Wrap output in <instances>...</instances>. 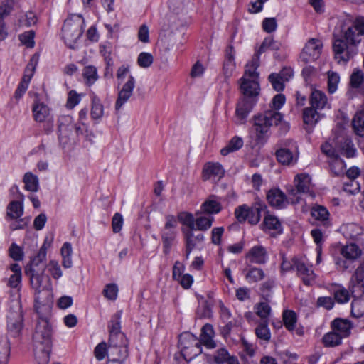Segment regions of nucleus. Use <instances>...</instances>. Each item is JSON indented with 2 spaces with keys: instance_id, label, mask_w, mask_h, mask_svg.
<instances>
[{
  "instance_id": "1",
  "label": "nucleus",
  "mask_w": 364,
  "mask_h": 364,
  "mask_svg": "<svg viewBox=\"0 0 364 364\" xmlns=\"http://www.w3.org/2000/svg\"><path fill=\"white\" fill-rule=\"evenodd\" d=\"M363 35L364 17H358L341 36H334L333 50L338 63H346L357 54V46L361 42Z\"/></svg>"
},
{
  "instance_id": "2",
  "label": "nucleus",
  "mask_w": 364,
  "mask_h": 364,
  "mask_svg": "<svg viewBox=\"0 0 364 364\" xmlns=\"http://www.w3.org/2000/svg\"><path fill=\"white\" fill-rule=\"evenodd\" d=\"M53 325L49 320H36L33 350L38 364H48L52 348Z\"/></svg>"
},
{
  "instance_id": "3",
  "label": "nucleus",
  "mask_w": 364,
  "mask_h": 364,
  "mask_svg": "<svg viewBox=\"0 0 364 364\" xmlns=\"http://www.w3.org/2000/svg\"><path fill=\"white\" fill-rule=\"evenodd\" d=\"M284 102V95L277 94L272 99L271 103L272 109L255 114L252 117L253 127L258 138L267 133L271 127L277 126L282 121L283 116L278 110Z\"/></svg>"
},
{
  "instance_id": "4",
  "label": "nucleus",
  "mask_w": 364,
  "mask_h": 364,
  "mask_svg": "<svg viewBox=\"0 0 364 364\" xmlns=\"http://www.w3.org/2000/svg\"><path fill=\"white\" fill-rule=\"evenodd\" d=\"M84 19L80 15L73 14L64 22L62 28V38L71 49L75 48L77 40L83 32Z\"/></svg>"
},
{
  "instance_id": "5",
  "label": "nucleus",
  "mask_w": 364,
  "mask_h": 364,
  "mask_svg": "<svg viewBox=\"0 0 364 364\" xmlns=\"http://www.w3.org/2000/svg\"><path fill=\"white\" fill-rule=\"evenodd\" d=\"M178 347L186 360H191L201 352L199 341L189 332H184L179 336Z\"/></svg>"
},
{
  "instance_id": "6",
  "label": "nucleus",
  "mask_w": 364,
  "mask_h": 364,
  "mask_svg": "<svg viewBox=\"0 0 364 364\" xmlns=\"http://www.w3.org/2000/svg\"><path fill=\"white\" fill-rule=\"evenodd\" d=\"M119 340L115 339V336L109 337L107 356L111 360H120L128 355L127 340L124 334H119Z\"/></svg>"
},
{
  "instance_id": "7",
  "label": "nucleus",
  "mask_w": 364,
  "mask_h": 364,
  "mask_svg": "<svg viewBox=\"0 0 364 364\" xmlns=\"http://www.w3.org/2000/svg\"><path fill=\"white\" fill-rule=\"evenodd\" d=\"M45 268L40 269L28 267L26 269V274L30 277L31 284L36 291V294L41 291L48 290L50 287V277L45 274Z\"/></svg>"
},
{
  "instance_id": "8",
  "label": "nucleus",
  "mask_w": 364,
  "mask_h": 364,
  "mask_svg": "<svg viewBox=\"0 0 364 364\" xmlns=\"http://www.w3.org/2000/svg\"><path fill=\"white\" fill-rule=\"evenodd\" d=\"M323 48L322 42L317 38L310 39L300 55L301 60L304 63H309L316 60L319 58Z\"/></svg>"
},
{
  "instance_id": "9",
  "label": "nucleus",
  "mask_w": 364,
  "mask_h": 364,
  "mask_svg": "<svg viewBox=\"0 0 364 364\" xmlns=\"http://www.w3.org/2000/svg\"><path fill=\"white\" fill-rule=\"evenodd\" d=\"M294 183L296 190L291 188L288 191L289 196L295 197V198H290L291 203H299V196H297L298 193H306L309 191L311 178L308 174L306 173L297 174L294 178Z\"/></svg>"
},
{
  "instance_id": "10",
  "label": "nucleus",
  "mask_w": 364,
  "mask_h": 364,
  "mask_svg": "<svg viewBox=\"0 0 364 364\" xmlns=\"http://www.w3.org/2000/svg\"><path fill=\"white\" fill-rule=\"evenodd\" d=\"M136 80L134 76L129 75L127 81L124 83L122 89L119 91L115 102V109L119 111L122 107L132 96L135 87Z\"/></svg>"
},
{
  "instance_id": "11",
  "label": "nucleus",
  "mask_w": 364,
  "mask_h": 364,
  "mask_svg": "<svg viewBox=\"0 0 364 364\" xmlns=\"http://www.w3.org/2000/svg\"><path fill=\"white\" fill-rule=\"evenodd\" d=\"M293 265L299 277L305 285H312L316 279V274L312 269L309 268L305 262L299 258H293Z\"/></svg>"
},
{
  "instance_id": "12",
  "label": "nucleus",
  "mask_w": 364,
  "mask_h": 364,
  "mask_svg": "<svg viewBox=\"0 0 364 364\" xmlns=\"http://www.w3.org/2000/svg\"><path fill=\"white\" fill-rule=\"evenodd\" d=\"M364 262H361L352 275L350 282L351 292L354 296H362L364 294Z\"/></svg>"
},
{
  "instance_id": "13",
  "label": "nucleus",
  "mask_w": 364,
  "mask_h": 364,
  "mask_svg": "<svg viewBox=\"0 0 364 364\" xmlns=\"http://www.w3.org/2000/svg\"><path fill=\"white\" fill-rule=\"evenodd\" d=\"M74 124L73 117L70 115H62L58 119L59 139L66 144L68 140L73 136Z\"/></svg>"
},
{
  "instance_id": "14",
  "label": "nucleus",
  "mask_w": 364,
  "mask_h": 364,
  "mask_svg": "<svg viewBox=\"0 0 364 364\" xmlns=\"http://www.w3.org/2000/svg\"><path fill=\"white\" fill-rule=\"evenodd\" d=\"M291 196L289 195V198L286 194L279 188H272L267 194V200L269 204L277 209L285 208L289 203Z\"/></svg>"
},
{
  "instance_id": "15",
  "label": "nucleus",
  "mask_w": 364,
  "mask_h": 364,
  "mask_svg": "<svg viewBox=\"0 0 364 364\" xmlns=\"http://www.w3.org/2000/svg\"><path fill=\"white\" fill-rule=\"evenodd\" d=\"M278 161L284 165H291L298 159L297 146L292 143L290 148H281L276 152Z\"/></svg>"
},
{
  "instance_id": "16",
  "label": "nucleus",
  "mask_w": 364,
  "mask_h": 364,
  "mask_svg": "<svg viewBox=\"0 0 364 364\" xmlns=\"http://www.w3.org/2000/svg\"><path fill=\"white\" fill-rule=\"evenodd\" d=\"M225 173L223 166L219 162L208 161L203 165L202 179L203 181H208L212 178L220 179L224 176Z\"/></svg>"
},
{
  "instance_id": "17",
  "label": "nucleus",
  "mask_w": 364,
  "mask_h": 364,
  "mask_svg": "<svg viewBox=\"0 0 364 364\" xmlns=\"http://www.w3.org/2000/svg\"><path fill=\"white\" fill-rule=\"evenodd\" d=\"M254 102L252 100L243 97L239 100L235 109V117L237 124H244L252 110Z\"/></svg>"
},
{
  "instance_id": "18",
  "label": "nucleus",
  "mask_w": 364,
  "mask_h": 364,
  "mask_svg": "<svg viewBox=\"0 0 364 364\" xmlns=\"http://www.w3.org/2000/svg\"><path fill=\"white\" fill-rule=\"evenodd\" d=\"M245 257L251 263L263 264L267 259V252L262 245L252 247L246 254Z\"/></svg>"
},
{
  "instance_id": "19",
  "label": "nucleus",
  "mask_w": 364,
  "mask_h": 364,
  "mask_svg": "<svg viewBox=\"0 0 364 364\" xmlns=\"http://www.w3.org/2000/svg\"><path fill=\"white\" fill-rule=\"evenodd\" d=\"M222 210L220 198L215 195L210 196L201 205L200 213L212 215L219 213Z\"/></svg>"
},
{
  "instance_id": "20",
  "label": "nucleus",
  "mask_w": 364,
  "mask_h": 364,
  "mask_svg": "<svg viewBox=\"0 0 364 364\" xmlns=\"http://www.w3.org/2000/svg\"><path fill=\"white\" fill-rule=\"evenodd\" d=\"M32 112L34 120L38 122H44L50 116V108L37 99L33 105Z\"/></svg>"
},
{
  "instance_id": "21",
  "label": "nucleus",
  "mask_w": 364,
  "mask_h": 364,
  "mask_svg": "<svg viewBox=\"0 0 364 364\" xmlns=\"http://www.w3.org/2000/svg\"><path fill=\"white\" fill-rule=\"evenodd\" d=\"M194 230H187L184 231L185 240H186V258L188 259L189 255L191 251L196 247L197 243L202 242L204 240V235L203 234H198L194 235Z\"/></svg>"
},
{
  "instance_id": "22",
  "label": "nucleus",
  "mask_w": 364,
  "mask_h": 364,
  "mask_svg": "<svg viewBox=\"0 0 364 364\" xmlns=\"http://www.w3.org/2000/svg\"><path fill=\"white\" fill-rule=\"evenodd\" d=\"M337 149L338 153L347 158H351L355 156L356 149L352 140L348 137H342L337 141Z\"/></svg>"
},
{
  "instance_id": "23",
  "label": "nucleus",
  "mask_w": 364,
  "mask_h": 364,
  "mask_svg": "<svg viewBox=\"0 0 364 364\" xmlns=\"http://www.w3.org/2000/svg\"><path fill=\"white\" fill-rule=\"evenodd\" d=\"M309 102L311 107L316 110H321L328 105L326 94L318 90L311 92Z\"/></svg>"
},
{
  "instance_id": "24",
  "label": "nucleus",
  "mask_w": 364,
  "mask_h": 364,
  "mask_svg": "<svg viewBox=\"0 0 364 364\" xmlns=\"http://www.w3.org/2000/svg\"><path fill=\"white\" fill-rule=\"evenodd\" d=\"M241 81L240 89L245 96L252 97L259 94V85L257 80L243 77Z\"/></svg>"
},
{
  "instance_id": "25",
  "label": "nucleus",
  "mask_w": 364,
  "mask_h": 364,
  "mask_svg": "<svg viewBox=\"0 0 364 364\" xmlns=\"http://www.w3.org/2000/svg\"><path fill=\"white\" fill-rule=\"evenodd\" d=\"M292 71L290 70H283L280 74H271L269 80L276 91H282L284 89V82L287 81L289 77L292 76Z\"/></svg>"
},
{
  "instance_id": "26",
  "label": "nucleus",
  "mask_w": 364,
  "mask_h": 364,
  "mask_svg": "<svg viewBox=\"0 0 364 364\" xmlns=\"http://www.w3.org/2000/svg\"><path fill=\"white\" fill-rule=\"evenodd\" d=\"M341 254L345 259L354 261L361 256L362 250L356 244L350 243L342 247Z\"/></svg>"
},
{
  "instance_id": "27",
  "label": "nucleus",
  "mask_w": 364,
  "mask_h": 364,
  "mask_svg": "<svg viewBox=\"0 0 364 364\" xmlns=\"http://www.w3.org/2000/svg\"><path fill=\"white\" fill-rule=\"evenodd\" d=\"M23 214V206L21 201H12L7 206V220H16Z\"/></svg>"
},
{
  "instance_id": "28",
  "label": "nucleus",
  "mask_w": 364,
  "mask_h": 364,
  "mask_svg": "<svg viewBox=\"0 0 364 364\" xmlns=\"http://www.w3.org/2000/svg\"><path fill=\"white\" fill-rule=\"evenodd\" d=\"M331 328L343 338L349 336L352 324L349 320H333Z\"/></svg>"
},
{
  "instance_id": "29",
  "label": "nucleus",
  "mask_w": 364,
  "mask_h": 364,
  "mask_svg": "<svg viewBox=\"0 0 364 364\" xmlns=\"http://www.w3.org/2000/svg\"><path fill=\"white\" fill-rule=\"evenodd\" d=\"M266 205L262 203H255L250 207L248 223L252 225H256L261 218V212L264 211Z\"/></svg>"
},
{
  "instance_id": "30",
  "label": "nucleus",
  "mask_w": 364,
  "mask_h": 364,
  "mask_svg": "<svg viewBox=\"0 0 364 364\" xmlns=\"http://www.w3.org/2000/svg\"><path fill=\"white\" fill-rule=\"evenodd\" d=\"M90 115L95 120L101 119L104 115V106L100 99L95 94L92 96Z\"/></svg>"
},
{
  "instance_id": "31",
  "label": "nucleus",
  "mask_w": 364,
  "mask_h": 364,
  "mask_svg": "<svg viewBox=\"0 0 364 364\" xmlns=\"http://www.w3.org/2000/svg\"><path fill=\"white\" fill-rule=\"evenodd\" d=\"M343 235L346 237L357 240L363 234V228L355 223H348L343 227Z\"/></svg>"
},
{
  "instance_id": "32",
  "label": "nucleus",
  "mask_w": 364,
  "mask_h": 364,
  "mask_svg": "<svg viewBox=\"0 0 364 364\" xmlns=\"http://www.w3.org/2000/svg\"><path fill=\"white\" fill-rule=\"evenodd\" d=\"M82 76L85 84L91 86L99 78L97 68L93 65L85 66L82 70Z\"/></svg>"
},
{
  "instance_id": "33",
  "label": "nucleus",
  "mask_w": 364,
  "mask_h": 364,
  "mask_svg": "<svg viewBox=\"0 0 364 364\" xmlns=\"http://www.w3.org/2000/svg\"><path fill=\"white\" fill-rule=\"evenodd\" d=\"M342 338V336L332 329L323 336L322 341L326 347H335L341 343Z\"/></svg>"
},
{
  "instance_id": "34",
  "label": "nucleus",
  "mask_w": 364,
  "mask_h": 364,
  "mask_svg": "<svg viewBox=\"0 0 364 364\" xmlns=\"http://www.w3.org/2000/svg\"><path fill=\"white\" fill-rule=\"evenodd\" d=\"M319 118L318 110L310 107L303 111V120L305 124L312 127L316 124Z\"/></svg>"
},
{
  "instance_id": "35",
  "label": "nucleus",
  "mask_w": 364,
  "mask_h": 364,
  "mask_svg": "<svg viewBox=\"0 0 364 364\" xmlns=\"http://www.w3.org/2000/svg\"><path fill=\"white\" fill-rule=\"evenodd\" d=\"M176 237V232L175 230H163L161 237L164 245V252L165 254H168L169 252L170 248L172 246Z\"/></svg>"
},
{
  "instance_id": "36",
  "label": "nucleus",
  "mask_w": 364,
  "mask_h": 364,
  "mask_svg": "<svg viewBox=\"0 0 364 364\" xmlns=\"http://www.w3.org/2000/svg\"><path fill=\"white\" fill-rule=\"evenodd\" d=\"M214 221V217L212 215H200L196 218L195 230L200 231H206L212 226Z\"/></svg>"
},
{
  "instance_id": "37",
  "label": "nucleus",
  "mask_w": 364,
  "mask_h": 364,
  "mask_svg": "<svg viewBox=\"0 0 364 364\" xmlns=\"http://www.w3.org/2000/svg\"><path fill=\"white\" fill-rule=\"evenodd\" d=\"M10 356V344L6 337H0V364H6Z\"/></svg>"
},
{
  "instance_id": "38",
  "label": "nucleus",
  "mask_w": 364,
  "mask_h": 364,
  "mask_svg": "<svg viewBox=\"0 0 364 364\" xmlns=\"http://www.w3.org/2000/svg\"><path fill=\"white\" fill-rule=\"evenodd\" d=\"M243 146V140L239 136H234L228 143V144L220 150L223 156H227L230 153L240 149Z\"/></svg>"
},
{
  "instance_id": "39",
  "label": "nucleus",
  "mask_w": 364,
  "mask_h": 364,
  "mask_svg": "<svg viewBox=\"0 0 364 364\" xmlns=\"http://www.w3.org/2000/svg\"><path fill=\"white\" fill-rule=\"evenodd\" d=\"M334 144L326 141L321 146V152L328 157V161L339 157L337 141Z\"/></svg>"
},
{
  "instance_id": "40",
  "label": "nucleus",
  "mask_w": 364,
  "mask_h": 364,
  "mask_svg": "<svg viewBox=\"0 0 364 364\" xmlns=\"http://www.w3.org/2000/svg\"><path fill=\"white\" fill-rule=\"evenodd\" d=\"M38 60L39 54L36 53L31 57L28 64L26 68L25 73L21 80H26V82H30V80L33 75Z\"/></svg>"
},
{
  "instance_id": "41",
  "label": "nucleus",
  "mask_w": 364,
  "mask_h": 364,
  "mask_svg": "<svg viewBox=\"0 0 364 364\" xmlns=\"http://www.w3.org/2000/svg\"><path fill=\"white\" fill-rule=\"evenodd\" d=\"M61 255L63 257L62 264L65 268H70L72 266L71 255L73 253L72 246L69 242H65L60 250Z\"/></svg>"
},
{
  "instance_id": "42",
  "label": "nucleus",
  "mask_w": 364,
  "mask_h": 364,
  "mask_svg": "<svg viewBox=\"0 0 364 364\" xmlns=\"http://www.w3.org/2000/svg\"><path fill=\"white\" fill-rule=\"evenodd\" d=\"M265 274L264 271L257 267H251L247 271L245 278L249 283H256L264 278Z\"/></svg>"
},
{
  "instance_id": "43",
  "label": "nucleus",
  "mask_w": 364,
  "mask_h": 364,
  "mask_svg": "<svg viewBox=\"0 0 364 364\" xmlns=\"http://www.w3.org/2000/svg\"><path fill=\"white\" fill-rule=\"evenodd\" d=\"M331 171L335 176H341L346 172V164L343 160L339 156L328 161Z\"/></svg>"
},
{
  "instance_id": "44",
  "label": "nucleus",
  "mask_w": 364,
  "mask_h": 364,
  "mask_svg": "<svg viewBox=\"0 0 364 364\" xmlns=\"http://www.w3.org/2000/svg\"><path fill=\"white\" fill-rule=\"evenodd\" d=\"M328 77V92L330 94H333L338 89V84L340 82V75L338 73L334 71H328L327 73Z\"/></svg>"
},
{
  "instance_id": "45",
  "label": "nucleus",
  "mask_w": 364,
  "mask_h": 364,
  "mask_svg": "<svg viewBox=\"0 0 364 364\" xmlns=\"http://www.w3.org/2000/svg\"><path fill=\"white\" fill-rule=\"evenodd\" d=\"M25 188L31 192H36L38 189V177L31 173H26L23 177Z\"/></svg>"
},
{
  "instance_id": "46",
  "label": "nucleus",
  "mask_w": 364,
  "mask_h": 364,
  "mask_svg": "<svg viewBox=\"0 0 364 364\" xmlns=\"http://www.w3.org/2000/svg\"><path fill=\"white\" fill-rule=\"evenodd\" d=\"M351 314L354 318H359L364 315L363 299L361 298H358L353 300L351 303Z\"/></svg>"
},
{
  "instance_id": "47",
  "label": "nucleus",
  "mask_w": 364,
  "mask_h": 364,
  "mask_svg": "<svg viewBox=\"0 0 364 364\" xmlns=\"http://www.w3.org/2000/svg\"><path fill=\"white\" fill-rule=\"evenodd\" d=\"M311 214L317 220L325 222L328 219L329 213L322 205H316L311 208Z\"/></svg>"
},
{
  "instance_id": "48",
  "label": "nucleus",
  "mask_w": 364,
  "mask_h": 364,
  "mask_svg": "<svg viewBox=\"0 0 364 364\" xmlns=\"http://www.w3.org/2000/svg\"><path fill=\"white\" fill-rule=\"evenodd\" d=\"M119 289L116 284L110 283L105 285L102 294L108 300L114 301L117 298Z\"/></svg>"
},
{
  "instance_id": "49",
  "label": "nucleus",
  "mask_w": 364,
  "mask_h": 364,
  "mask_svg": "<svg viewBox=\"0 0 364 364\" xmlns=\"http://www.w3.org/2000/svg\"><path fill=\"white\" fill-rule=\"evenodd\" d=\"M263 225L268 230H274L277 231L281 230V223L279 220L273 215H268L264 217Z\"/></svg>"
},
{
  "instance_id": "50",
  "label": "nucleus",
  "mask_w": 364,
  "mask_h": 364,
  "mask_svg": "<svg viewBox=\"0 0 364 364\" xmlns=\"http://www.w3.org/2000/svg\"><path fill=\"white\" fill-rule=\"evenodd\" d=\"M255 333L257 336L264 341H269L271 337L270 331L267 327L266 320L261 322L258 326L255 328Z\"/></svg>"
},
{
  "instance_id": "51",
  "label": "nucleus",
  "mask_w": 364,
  "mask_h": 364,
  "mask_svg": "<svg viewBox=\"0 0 364 364\" xmlns=\"http://www.w3.org/2000/svg\"><path fill=\"white\" fill-rule=\"evenodd\" d=\"M154 61L152 54L146 52L141 53L137 58V64L139 67L146 68L150 67Z\"/></svg>"
},
{
  "instance_id": "52",
  "label": "nucleus",
  "mask_w": 364,
  "mask_h": 364,
  "mask_svg": "<svg viewBox=\"0 0 364 364\" xmlns=\"http://www.w3.org/2000/svg\"><path fill=\"white\" fill-rule=\"evenodd\" d=\"M8 331L14 337L19 336L22 328V320H10L8 323Z\"/></svg>"
},
{
  "instance_id": "53",
  "label": "nucleus",
  "mask_w": 364,
  "mask_h": 364,
  "mask_svg": "<svg viewBox=\"0 0 364 364\" xmlns=\"http://www.w3.org/2000/svg\"><path fill=\"white\" fill-rule=\"evenodd\" d=\"M47 254V247L46 245V243H44L42 247L40 248L38 254L36 256H35L31 262V264L29 267H33V268L37 269L38 265L46 259Z\"/></svg>"
},
{
  "instance_id": "54",
  "label": "nucleus",
  "mask_w": 364,
  "mask_h": 364,
  "mask_svg": "<svg viewBox=\"0 0 364 364\" xmlns=\"http://www.w3.org/2000/svg\"><path fill=\"white\" fill-rule=\"evenodd\" d=\"M250 207L247 205H242L235 210V215L240 223L248 221Z\"/></svg>"
},
{
  "instance_id": "55",
  "label": "nucleus",
  "mask_w": 364,
  "mask_h": 364,
  "mask_svg": "<svg viewBox=\"0 0 364 364\" xmlns=\"http://www.w3.org/2000/svg\"><path fill=\"white\" fill-rule=\"evenodd\" d=\"M364 80L363 73L360 70H354L350 75V85L353 88H359Z\"/></svg>"
},
{
  "instance_id": "56",
  "label": "nucleus",
  "mask_w": 364,
  "mask_h": 364,
  "mask_svg": "<svg viewBox=\"0 0 364 364\" xmlns=\"http://www.w3.org/2000/svg\"><path fill=\"white\" fill-rule=\"evenodd\" d=\"M343 189L348 193L355 195L360 192V186L356 180H348L343 183Z\"/></svg>"
},
{
  "instance_id": "57",
  "label": "nucleus",
  "mask_w": 364,
  "mask_h": 364,
  "mask_svg": "<svg viewBox=\"0 0 364 364\" xmlns=\"http://www.w3.org/2000/svg\"><path fill=\"white\" fill-rule=\"evenodd\" d=\"M256 314L260 318H267L270 316L271 307L266 302H261L258 304L256 307Z\"/></svg>"
},
{
  "instance_id": "58",
  "label": "nucleus",
  "mask_w": 364,
  "mask_h": 364,
  "mask_svg": "<svg viewBox=\"0 0 364 364\" xmlns=\"http://www.w3.org/2000/svg\"><path fill=\"white\" fill-rule=\"evenodd\" d=\"M34 32L29 31L19 36L21 42L27 48H33L34 46Z\"/></svg>"
},
{
  "instance_id": "59",
  "label": "nucleus",
  "mask_w": 364,
  "mask_h": 364,
  "mask_svg": "<svg viewBox=\"0 0 364 364\" xmlns=\"http://www.w3.org/2000/svg\"><path fill=\"white\" fill-rule=\"evenodd\" d=\"M334 299L341 304L346 303L350 299V294L345 288H339L334 291Z\"/></svg>"
},
{
  "instance_id": "60",
  "label": "nucleus",
  "mask_w": 364,
  "mask_h": 364,
  "mask_svg": "<svg viewBox=\"0 0 364 364\" xmlns=\"http://www.w3.org/2000/svg\"><path fill=\"white\" fill-rule=\"evenodd\" d=\"M229 358L228 350L223 348L218 349L213 355V360L216 364H223Z\"/></svg>"
},
{
  "instance_id": "61",
  "label": "nucleus",
  "mask_w": 364,
  "mask_h": 364,
  "mask_svg": "<svg viewBox=\"0 0 364 364\" xmlns=\"http://www.w3.org/2000/svg\"><path fill=\"white\" fill-rule=\"evenodd\" d=\"M13 220L14 221L10 224V229L11 230H22L26 228L30 222V218L25 217Z\"/></svg>"
},
{
  "instance_id": "62",
  "label": "nucleus",
  "mask_w": 364,
  "mask_h": 364,
  "mask_svg": "<svg viewBox=\"0 0 364 364\" xmlns=\"http://www.w3.org/2000/svg\"><path fill=\"white\" fill-rule=\"evenodd\" d=\"M352 124L353 129L356 134L363 136H364V119L360 117L354 116Z\"/></svg>"
},
{
  "instance_id": "63",
  "label": "nucleus",
  "mask_w": 364,
  "mask_h": 364,
  "mask_svg": "<svg viewBox=\"0 0 364 364\" xmlns=\"http://www.w3.org/2000/svg\"><path fill=\"white\" fill-rule=\"evenodd\" d=\"M49 272L54 279H58L62 276L60 267L57 261L51 260L47 265Z\"/></svg>"
},
{
  "instance_id": "64",
  "label": "nucleus",
  "mask_w": 364,
  "mask_h": 364,
  "mask_svg": "<svg viewBox=\"0 0 364 364\" xmlns=\"http://www.w3.org/2000/svg\"><path fill=\"white\" fill-rule=\"evenodd\" d=\"M269 48H271L272 50H277L279 48L274 40L271 37L264 38V41L262 42V45L260 46L258 50V53L259 54H262Z\"/></svg>"
}]
</instances>
